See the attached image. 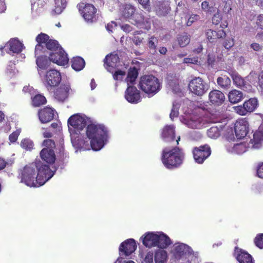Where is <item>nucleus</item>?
Returning a JSON list of instances; mask_svg holds the SVG:
<instances>
[{
    "instance_id": "obj_1",
    "label": "nucleus",
    "mask_w": 263,
    "mask_h": 263,
    "mask_svg": "<svg viewBox=\"0 0 263 263\" xmlns=\"http://www.w3.org/2000/svg\"><path fill=\"white\" fill-rule=\"evenodd\" d=\"M184 156L182 149L177 146L172 148L165 147L162 151L161 159L166 168L173 170L179 167L182 165Z\"/></svg>"
},
{
    "instance_id": "obj_2",
    "label": "nucleus",
    "mask_w": 263,
    "mask_h": 263,
    "mask_svg": "<svg viewBox=\"0 0 263 263\" xmlns=\"http://www.w3.org/2000/svg\"><path fill=\"white\" fill-rule=\"evenodd\" d=\"M108 131L106 127L101 124H89L86 128V135L90 140L92 149L97 151L101 149L107 140Z\"/></svg>"
},
{
    "instance_id": "obj_3",
    "label": "nucleus",
    "mask_w": 263,
    "mask_h": 263,
    "mask_svg": "<svg viewBox=\"0 0 263 263\" xmlns=\"http://www.w3.org/2000/svg\"><path fill=\"white\" fill-rule=\"evenodd\" d=\"M138 87L143 92L152 96L156 94L161 88L158 79L152 74H145L141 76Z\"/></svg>"
},
{
    "instance_id": "obj_4",
    "label": "nucleus",
    "mask_w": 263,
    "mask_h": 263,
    "mask_svg": "<svg viewBox=\"0 0 263 263\" xmlns=\"http://www.w3.org/2000/svg\"><path fill=\"white\" fill-rule=\"evenodd\" d=\"M35 41L37 42L35 47L36 56L45 52L46 49L53 52L61 47L57 41L50 39L49 36L44 33L41 32L35 38Z\"/></svg>"
},
{
    "instance_id": "obj_5",
    "label": "nucleus",
    "mask_w": 263,
    "mask_h": 263,
    "mask_svg": "<svg viewBox=\"0 0 263 263\" xmlns=\"http://www.w3.org/2000/svg\"><path fill=\"white\" fill-rule=\"evenodd\" d=\"M21 182L30 187H39L36 166L34 163L26 165L21 171Z\"/></svg>"
},
{
    "instance_id": "obj_6",
    "label": "nucleus",
    "mask_w": 263,
    "mask_h": 263,
    "mask_svg": "<svg viewBox=\"0 0 263 263\" xmlns=\"http://www.w3.org/2000/svg\"><path fill=\"white\" fill-rule=\"evenodd\" d=\"M36 166V176L39 186H42L49 180L54 175V172L50 169L49 165L39 162L35 163Z\"/></svg>"
},
{
    "instance_id": "obj_7",
    "label": "nucleus",
    "mask_w": 263,
    "mask_h": 263,
    "mask_svg": "<svg viewBox=\"0 0 263 263\" xmlns=\"http://www.w3.org/2000/svg\"><path fill=\"white\" fill-rule=\"evenodd\" d=\"M189 88L193 94L202 96L208 90L209 85L201 78L195 77L190 81Z\"/></svg>"
},
{
    "instance_id": "obj_8",
    "label": "nucleus",
    "mask_w": 263,
    "mask_h": 263,
    "mask_svg": "<svg viewBox=\"0 0 263 263\" xmlns=\"http://www.w3.org/2000/svg\"><path fill=\"white\" fill-rule=\"evenodd\" d=\"M79 11L87 23L92 24L97 22V9L92 4L82 3L80 4Z\"/></svg>"
},
{
    "instance_id": "obj_9",
    "label": "nucleus",
    "mask_w": 263,
    "mask_h": 263,
    "mask_svg": "<svg viewBox=\"0 0 263 263\" xmlns=\"http://www.w3.org/2000/svg\"><path fill=\"white\" fill-rule=\"evenodd\" d=\"M69 130L71 132L78 134L83 130L86 125V119L79 114L73 115L69 117L68 120Z\"/></svg>"
},
{
    "instance_id": "obj_10",
    "label": "nucleus",
    "mask_w": 263,
    "mask_h": 263,
    "mask_svg": "<svg viewBox=\"0 0 263 263\" xmlns=\"http://www.w3.org/2000/svg\"><path fill=\"white\" fill-rule=\"evenodd\" d=\"M61 81V73L57 70L51 69L46 73L44 85L48 90H50L53 87L58 86Z\"/></svg>"
},
{
    "instance_id": "obj_11",
    "label": "nucleus",
    "mask_w": 263,
    "mask_h": 263,
    "mask_svg": "<svg viewBox=\"0 0 263 263\" xmlns=\"http://www.w3.org/2000/svg\"><path fill=\"white\" fill-rule=\"evenodd\" d=\"M193 154L196 162L202 164L211 155V149L208 144L195 147L193 149Z\"/></svg>"
},
{
    "instance_id": "obj_12",
    "label": "nucleus",
    "mask_w": 263,
    "mask_h": 263,
    "mask_svg": "<svg viewBox=\"0 0 263 263\" xmlns=\"http://www.w3.org/2000/svg\"><path fill=\"white\" fill-rule=\"evenodd\" d=\"M71 90V86L69 83L62 84L54 90L53 97L57 101L64 102L68 99Z\"/></svg>"
},
{
    "instance_id": "obj_13",
    "label": "nucleus",
    "mask_w": 263,
    "mask_h": 263,
    "mask_svg": "<svg viewBox=\"0 0 263 263\" xmlns=\"http://www.w3.org/2000/svg\"><path fill=\"white\" fill-rule=\"evenodd\" d=\"M258 105V101L255 98H250L246 101L243 105L235 107V111L240 115H246L248 112L253 111Z\"/></svg>"
},
{
    "instance_id": "obj_14",
    "label": "nucleus",
    "mask_w": 263,
    "mask_h": 263,
    "mask_svg": "<svg viewBox=\"0 0 263 263\" xmlns=\"http://www.w3.org/2000/svg\"><path fill=\"white\" fill-rule=\"evenodd\" d=\"M50 60L58 65H65L69 61L67 54L62 47L59 48L56 51H53L49 54Z\"/></svg>"
},
{
    "instance_id": "obj_15",
    "label": "nucleus",
    "mask_w": 263,
    "mask_h": 263,
    "mask_svg": "<svg viewBox=\"0 0 263 263\" xmlns=\"http://www.w3.org/2000/svg\"><path fill=\"white\" fill-rule=\"evenodd\" d=\"M249 123L245 119L238 120L234 126V130L236 137L241 139L245 137L249 132Z\"/></svg>"
},
{
    "instance_id": "obj_16",
    "label": "nucleus",
    "mask_w": 263,
    "mask_h": 263,
    "mask_svg": "<svg viewBox=\"0 0 263 263\" xmlns=\"http://www.w3.org/2000/svg\"><path fill=\"white\" fill-rule=\"evenodd\" d=\"M55 110L51 107L46 106L38 111V117L42 123H46L52 121L55 116Z\"/></svg>"
},
{
    "instance_id": "obj_17",
    "label": "nucleus",
    "mask_w": 263,
    "mask_h": 263,
    "mask_svg": "<svg viewBox=\"0 0 263 263\" xmlns=\"http://www.w3.org/2000/svg\"><path fill=\"white\" fill-rule=\"evenodd\" d=\"M137 249V245L134 239L130 238L122 242L119 247V251L122 255L127 256L132 254Z\"/></svg>"
},
{
    "instance_id": "obj_18",
    "label": "nucleus",
    "mask_w": 263,
    "mask_h": 263,
    "mask_svg": "<svg viewBox=\"0 0 263 263\" xmlns=\"http://www.w3.org/2000/svg\"><path fill=\"white\" fill-rule=\"evenodd\" d=\"M125 98L130 103H137L141 99L140 91L135 86H129L125 91Z\"/></svg>"
},
{
    "instance_id": "obj_19",
    "label": "nucleus",
    "mask_w": 263,
    "mask_h": 263,
    "mask_svg": "<svg viewBox=\"0 0 263 263\" xmlns=\"http://www.w3.org/2000/svg\"><path fill=\"white\" fill-rule=\"evenodd\" d=\"M209 100L212 104L219 106L224 102L225 96L221 91L215 89L209 92Z\"/></svg>"
},
{
    "instance_id": "obj_20",
    "label": "nucleus",
    "mask_w": 263,
    "mask_h": 263,
    "mask_svg": "<svg viewBox=\"0 0 263 263\" xmlns=\"http://www.w3.org/2000/svg\"><path fill=\"white\" fill-rule=\"evenodd\" d=\"M234 255L239 263H253L252 256L242 249L235 247Z\"/></svg>"
},
{
    "instance_id": "obj_21",
    "label": "nucleus",
    "mask_w": 263,
    "mask_h": 263,
    "mask_svg": "<svg viewBox=\"0 0 263 263\" xmlns=\"http://www.w3.org/2000/svg\"><path fill=\"white\" fill-rule=\"evenodd\" d=\"M135 8L131 5H126L124 6L122 11V15L127 18L133 19L135 21L136 23L140 21L139 17L141 16L138 13H135Z\"/></svg>"
},
{
    "instance_id": "obj_22",
    "label": "nucleus",
    "mask_w": 263,
    "mask_h": 263,
    "mask_svg": "<svg viewBox=\"0 0 263 263\" xmlns=\"http://www.w3.org/2000/svg\"><path fill=\"white\" fill-rule=\"evenodd\" d=\"M155 9L156 14L158 16H164L166 15L171 10L168 1H158L156 3Z\"/></svg>"
},
{
    "instance_id": "obj_23",
    "label": "nucleus",
    "mask_w": 263,
    "mask_h": 263,
    "mask_svg": "<svg viewBox=\"0 0 263 263\" xmlns=\"http://www.w3.org/2000/svg\"><path fill=\"white\" fill-rule=\"evenodd\" d=\"M157 238V234L153 232H147L141 237V239L144 246L152 248L156 247Z\"/></svg>"
},
{
    "instance_id": "obj_24",
    "label": "nucleus",
    "mask_w": 263,
    "mask_h": 263,
    "mask_svg": "<svg viewBox=\"0 0 263 263\" xmlns=\"http://www.w3.org/2000/svg\"><path fill=\"white\" fill-rule=\"evenodd\" d=\"M161 137L166 142L173 141L175 139V130L173 125H166L162 130Z\"/></svg>"
},
{
    "instance_id": "obj_25",
    "label": "nucleus",
    "mask_w": 263,
    "mask_h": 263,
    "mask_svg": "<svg viewBox=\"0 0 263 263\" xmlns=\"http://www.w3.org/2000/svg\"><path fill=\"white\" fill-rule=\"evenodd\" d=\"M189 247L187 245L182 243H178L174 245L172 253L175 258L179 259L189 252Z\"/></svg>"
},
{
    "instance_id": "obj_26",
    "label": "nucleus",
    "mask_w": 263,
    "mask_h": 263,
    "mask_svg": "<svg viewBox=\"0 0 263 263\" xmlns=\"http://www.w3.org/2000/svg\"><path fill=\"white\" fill-rule=\"evenodd\" d=\"M40 156L43 160L49 164H53L55 160V155L53 149L43 148L40 152Z\"/></svg>"
},
{
    "instance_id": "obj_27",
    "label": "nucleus",
    "mask_w": 263,
    "mask_h": 263,
    "mask_svg": "<svg viewBox=\"0 0 263 263\" xmlns=\"http://www.w3.org/2000/svg\"><path fill=\"white\" fill-rule=\"evenodd\" d=\"M120 62V59L117 54L111 53L106 56L104 59V65L106 68L109 70V68H114Z\"/></svg>"
},
{
    "instance_id": "obj_28",
    "label": "nucleus",
    "mask_w": 263,
    "mask_h": 263,
    "mask_svg": "<svg viewBox=\"0 0 263 263\" xmlns=\"http://www.w3.org/2000/svg\"><path fill=\"white\" fill-rule=\"evenodd\" d=\"M157 245H156V247H158L159 248H166L172 243L171 239L165 234H157Z\"/></svg>"
},
{
    "instance_id": "obj_29",
    "label": "nucleus",
    "mask_w": 263,
    "mask_h": 263,
    "mask_svg": "<svg viewBox=\"0 0 263 263\" xmlns=\"http://www.w3.org/2000/svg\"><path fill=\"white\" fill-rule=\"evenodd\" d=\"M52 62L49 57L48 58L47 56L39 55L36 59V63L39 68L42 69H47L50 64V62Z\"/></svg>"
},
{
    "instance_id": "obj_30",
    "label": "nucleus",
    "mask_w": 263,
    "mask_h": 263,
    "mask_svg": "<svg viewBox=\"0 0 263 263\" xmlns=\"http://www.w3.org/2000/svg\"><path fill=\"white\" fill-rule=\"evenodd\" d=\"M229 100L233 103H237L241 101L243 98V93L241 91L234 89L231 90L229 93Z\"/></svg>"
},
{
    "instance_id": "obj_31",
    "label": "nucleus",
    "mask_w": 263,
    "mask_h": 263,
    "mask_svg": "<svg viewBox=\"0 0 263 263\" xmlns=\"http://www.w3.org/2000/svg\"><path fill=\"white\" fill-rule=\"evenodd\" d=\"M85 64L84 60L80 57H74L71 60V67L76 71L81 70L84 67Z\"/></svg>"
},
{
    "instance_id": "obj_32",
    "label": "nucleus",
    "mask_w": 263,
    "mask_h": 263,
    "mask_svg": "<svg viewBox=\"0 0 263 263\" xmlns=\"http://www.w3.org/2000/svg\"><path fill=\"white\" fill-rule=\"evenodd\" d=\"M46 103V98L43 95L37 94L31 97V104L34 107H40Z\"/></svg>"
},
{
    "instance_id": "obj_33",
    "label": "nucleus",
    "mask_w": 263,
    "mask_h": 263,
    "mask_svg": "<svg viewBox=\"0 0 263 263\" xmlns=\"http://www.w3.org/2000/svg\"><path fill=\"white\" fill-rule=\"evenodd\" d=\"M138 75V71L136 68L135 67L133 68H130L128 70L127 77L125 81L128 85H133L134 84Z\"/></svg>"
},
{
    "instance_id": "obj_34",
    "label": "nucleus",
    "mask_w": 263,
    "mask_h": 263,
    "mask_svg": "<svg viewBox=\"0 0 263 263\" xmlns=\"http://www.w3.org/2000/svg\"><path fill=\"white\" fill-rule=\"evenodd\" d=\"M9 49L13 53H18L22 51V44L16 39H12L9 42Z\"/></svg>"
},
{
    "instance_id": "obj_35",
    "label": "nucleus",
    "mask_w": 263,
    "mask_h": 263,
    "mask_svg": "<svg viewBox=\"0 0 263 263\" xmlns=\"http://www.w3.org/2000/svg\"><path fill=\"white\" fill-rule=\"evenodd\" d=\"M155 263H166L167 259V253L166 251L159 250L155 254Z\"/></svg>"
},
{
    "instance_id": "obj_36",
    "label": "nucleus",
    "mask_w": 263,
    "mask_h": 263,
    "mask_svg": "<svg viewBox=\"0 0 263 263\" xmlns=\"http://www.w3.org/2000/svg\"><path fill=\"white\" fill-rule=\"evenodd\" d=\"M217 83L221 88L227 89L230 87L231 81L228 77L223 76L217 78Z\"/></svg>"
},
{
    "instance_id": "obj_37",
    "label": "nucleus",
    "mask_w": 263,
    "mask_h": 263,
    "mask_svg": "<svg viewBox=\"0 0 263 263\" xmlns=\"http://www.w3.org/2000/svg\"><path fill=\"white\" fill-rule=\"evenodd\" d=\"M55 6L53 12L56 14H59L62 12L66 6V0H54Z\"/></svg>"
},
{
    "instance_id": "obj_38",
    "label": "nucleus",
    "mask_w": 263,
    "mask_h": 263,
    "mask_svg": "<svg viewBox=\"0 0 263 263\" xmlns=\"http://www.w3.org/2000/svg\"><path fill=\"white\" fill-rule=\"evenodd\" d=\"M158 43L157 38L154 36H152L148 39L147 42V46L150 51L155 54L157 51V46Z\"/></svg>"
},
{
    "instance_id": "obj_39",
    "label": "nucleus",
    "mask_w": 263,
    "mask_h": 263,
    "mask_svg": "<svg viewBox=\"0 0 263 263\" xmlns=\"http://www.w3.org/2000/svg\"><path fill=\"white\" fill-rule=\"evenodd\" d=\"M190 35L187 34V33H184L182 34L179 35L177 37L178 44L181 47H184L187 45L190 42Z\"/></svg>"
},
{
    "instance_id": "obj_40",
    "label": "nucleus",
    "mask_w": 263,
    "mask_h": 263,
    "mask_svg": "<svg viewBox=\"0 0 263 263\" xmlns=\"http://www.w3.org/2000/svg\"><path fill=\"white\" fill-rule=\"evenodd\" d=\"M207 135L211 138L216 139L220 136V130L217 126H212L208 130Z\"/></svg>"
},
{
    "instance_id": "obj_41",
    "label": "nucleus",
    "mask_w": 263,
    "mask_h": 263,
    "mask_svg": "<svg viewBox=\"0 0 263 263\" xmlns=\"http://www.w3.org/2000/svg\"><path fill=\"white\" fill-rule=\"evenodd\" d=\"M33 142L29 139H24L21 143V147L26 150H31L33 147Z\"/></svg>"
},
{
    "instance_id": "obj_42",
    "label": "nucleus",
    "mask_w": 263,
    "mask_h": 263,
    "mask_svg": "<svg viewBox=\"0 0 263 263\" xmlns=\"http://www.w3.org/2000/svg\"><path fill=\"white\" fill-rule=\"evenodd\" d=\"M235 44L234 40L232 37H227L222 43V46L227 50L230 49Z\"/></svg>"
},
{
    "instance_id": "obj_43",
    "label": "nucleus",
    "mask_w": 263,
    "mask_h": 263,
    "mask_svg": "<svg viewBox=\"0 0 263 263\" xmlns=\"http://www.w3.org/2000/svg\"><path fill=\"white\" fill-rule=\"evenodd\" d=\"M234 83L238 87L242 88L245 85L243 79L238 75H235L233 77Z\"/></svg>"
},
{
    "instance_id": "obj_44",
    "label": "nucleus",
    "mask_w": 263,
    "mask_h": 263,
    "mask_svg": "<svg viewBox=\"0 0 263 263\" xmlns=\"http://www.w3.org/2000/svg\"><path fill=\"white\" fill-rule=\"evenodd\" d=\"M255 245L259 249H263V234H258L254 239Z\"/></svg>"
},
{
    "instance_id": "obj_45",
    "label": "nucleus",
    "mask_w": 263,
    "mask_h": 263,
    "mask_svg": "<svg viewBox=\"0 0 263 263\" xmlns=\"http://www.w3.org/2000/svg\"><path fill=\"white\" fill-rule=\"evenodd\" d=\"M43 145L45 146L44 148H48V149H53L55 147V144L54 141L52 139L44 140L43 142Z\"/></svg>"
},
{
    "instance_id": "obj_46",
    "label": "nucleus",
    "mask_w": 263,
    "mask_h": 263,
    "mask_svg": "<svg viewBox=\"0 0 263 263\" xmlns=\"http://www.w3.org/2000/svg\"><path fill=\"white\" fill-rule=\"evenodd\" d=\"M207 39L211 43H213L216 39V31L212 29H208L205 32Z\"/></svg>"
},
{
    "instance_id": "obj_47",
    "label": "nucleus",
    "mask_w": 263,
    "mask_h": 263,
    "mask_svg": "<svg viewBox=\"0 0 263 263\" xmlns=\"http://www.w3.org/2000/svg\"><path fill=\"white\" fill-rule=\"evenodd\" d=\"M125 72L121 70H116L113 74V78L115 80H121L123 77L125 76Z\"/></svg>"
},
{
    "instance_id": "obj_48",
    "label": "nucleus",
    "mask_w": 263,
    "mask_h": 263,
    "mask_svg": "<svg viewBox=\"0 0 263 263\" xmlns=\"http://www.w3.org/2000/svg\"><path fill=\"white\" fill-rule=\"evenodd\" d=\"M21 133L20 129H16L15 131L11 133L9 136V139L12 143H14L17 140L18 137Z\"/></svg>"
},
{
    "instance_id": "obj_49",
    "label": "nucleus",
    "mask_w": 263,
    "mask_h": 263,
    "mask_svg": "<svg viewBox=\"0 0 263 263\" xmlns=\"http://www.w3.org/2000/svg\"><path fill=\"white\" fill-rule=\"evenodd\" d=\"M199 19V15L194 14H192L187 20L186 26H191L194 22H197Z\"/></svg>"
},
{
    "instance_id": "obj_50",
    "label": "nucleus",
    "mask_w": 263,
    "mask_h": 263,
    "mask_svg": "<svg viewBox=\"0 0 263 263\" xmlns=\"http://www.w3.org/2000/svg\"><path fill=\"white\" fill-rule=\"evenodd\" d=\"M138 1L143 9L148 11H150L151 8L149 4V0H138Z\"/></svg>"
},
{
    "instance_id": "obj_51",
    "label": "nucleus",
    "mask_w": 263,
    "mask_h": 263,
    "mask_svg": "<svg viewBox=\"0 0 263 263\" xmlns=\"http://www.w3.org/2000/svg\"><path fill=\"white\" fill-rule=\"evenodd\" d=\"M183 63L186 64H198L199 63L198 57L186 58L183 60Z\"/></svg>"
},
{
    "instance_id": "obj_52",
    "label": "nucleus",
    "mask_w": 263,
    "mask_h": 263,
    "mask_svg": "<svg viewBox=\"0 0 263 263\" xmlns=\"http://www.w3.org/2000/svg\"><path fill=\"white\" fill-rule=\"evenodd\" d=\"M178 115H179L178 108L176 107L175 105L173 104L171 113L170 114V117L172 120H173L176 117H177L178 116Z\"/></svg>"
},
{
    "instance_id": "obj_53",
    "label": "nucleus",
    "mask_w": 263,
    "mask_h": 263,
    "mask_svg": "<svg viewBox=\"0 0 263 263\" xmlns=\"http://www.w3.org/2000/svg\"><path fill=\"white\" fill-rule=\"evenodd\" d=\"M256 25L258 28L263 30V14H260L257 16Z\"/></svg>"
},
{
    "instance_id": "obj_54",
    "label": "nucleus",
    "mask_w": 263,
    "mask_h": 263,
    "mask_svg": "<svg viewBox=\"0 0 263 263\" xmlns=\"http://www.w3.org/2000/svg\"><path fill=\"white\" fill-rule=\"evenodd\" d=\"M216 61L215 55L213 53H210L208 55L207 63L209 65H213Z\"/></svg>"
},
{
    "instance_id": "obj_55",
    "label": "nucleus",
    "mask_w": 263,
    "mask_h": 263,
    "mask_svg": "<svg viewBox=\"0 0 263 263\" xmlns=\"http://www.w3.org/2000/svg\"><path fill=\"white\" fill-rule=\"evenodd\" d=\"M256 173L259 178L263 179V162L258 164Z\"/></svg>"
},
{
    "instance_id": "obj_56",
    "label": "nucleus",
    "mask_w": 263,
    "mask_h": 263,
    "mask_svg": "<svg viewBox=\"0 0 263 263\" xmlns=\"http://www.w3.org/2000/svg\"><path fill=\"white\" fill-rule=\"evenodd\" d=\"M153 259H154L153 253L152 252H148L146 254V255L144 258V261L145 263H154Z\"/></svg>"
},
{
    "instance_id": "obj_57",
    "label": "nucleus",
    "mask_w": 263,
    "mask_h": 263,
    "mask_svg": "<svg viewBox=\"0 0 263 263\" xmlns=\"http://www.w3.org/2000/svg\"><path fill=\"white\" fill-rule=\"evenodd\" d=\"M226 35L227 34L226 32L222 29L216 31V39L225 38Z\"/></svg>"
},
{
    "instance_id": "obj_58",
    "label": "nucleus",
    "mask_w": 263,
    "mask_h": 263,
    "mask_svg": "<svg viewBox=\"0 0 263 263\" xmlns=\"http://www.w3.org/2000/svg\"><path fill=\"white\" fill-rule=\"evenodd\" d=\"M234 148L236 151H240V152H245L246 151L245 145L242 143L235 145Z\"/></svg>"
},
{
    "instance_id": "obj_59",
    "label": "nucleus",
    "mask_w": 263,
    "mask_h": 263,
    "mask_svg": "<svg viewBox=\"0 0 263 263\" xmlns=\"http://www.w3.org/2000/svg\"><path fill=\"white\" fill-rule=\"evenodd\" d=\"M221 20V18L219 14H214V16L212 18V22L213 24L215 25L218 24Z\"/></svg>"
},
{
    "instance_id": "obj_60",
    "label": "nucleus",
    "mask_w": 263,
    "mask_h": 263,
    "mask_svg": "<svg viewBox=\"0 0 263 263\" xmlns=\"http://www.w3.org/2000/svg\"><path fill=\"white\" fill-rule=\"evenodd\" d=\"M8 164V163L6 160L0 157V171L4 170Z\"/></svg>"
},
{
    "instance_id": "obj_61",
    "label": "nucleus",
    "mask_w": 263,
    "mask_h": 263,
    "mask_svg": "<svg viewBox=\"0 0 263 263\" xmlns=\"http://www.w3.org/2000/svg\"><path fill=\"white\" fill-rule=\"evenodd\" d=\"M143 39L142 37H140L138 36H135L133 40L135 45H139L142 43Z\"/></svg>"
},
{
    "instance_id": "obj_62",
    "label": "nucleus",
    "mask_w": 263,
    "mask_h": 263,
    "mask_svg": "<svg viewBox=\"0 0 263 263\" xmlns=\"http://www.w3.org/2000/svg\"><path fill=\"white\" fill-rule=\"evenodd\" d=\"M251 48H252L254 50L257 51L260 50L261 49L260 45L256 43H252L251 45Z\"/></svg>"
},
{
    "instance_id": "obj_63",
    "label": "nucleus",
    "mask_w": 263,
    "mask_h": 263,
    "mask_svg": "<svg viewBox=\"0 0 263 263\" xmlns=\"http://www.w3.org/2000/svg\"><path fill=\"white\" fill-rule=\"evenodd\" d=\"M6 9L4 0H0V13L4 12Z\"/></svg>"
},
{
    "instance_id": "obj_64",
    "label": "nucleus",
    "mask_w": 263,
    "mask_h": 263,
    "mask_svg": "<svg viewBox=\"0 0 263 263\" xmlns=\"http://www.w3.org/2000/svg\"><path fill=\"white\" fill-rule=\"evenodd\" d=\"M255 5L263 9V0H251Z\"/></svg>"
}]
</instances>
